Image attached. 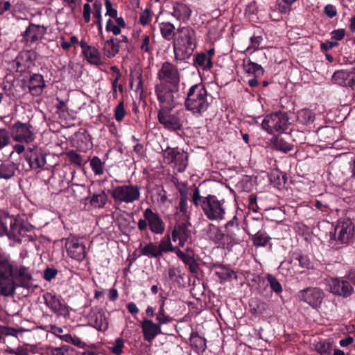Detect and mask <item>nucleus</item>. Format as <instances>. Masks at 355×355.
<instances>
[{
	"mask_svg": "<svg viewBox=\"0 0 355 355\" xmlns=\"http://www.w3.org/2000/svg\"><path fill=\"white\" fill-rule=\"evenodd\" d=\"M32 279L26 267L15 265L7 255L0 252V295L13 296L17 286L28 288Z\"/></svg>",
	"mask_w": 355,
	"mask_h": 355,
	"instance_id": "obj_1",
	"label": "nucleus"
},
{
	"mask_svg": "<svg viewBox=\"0 0 355 355\" xmlns=\"http://www.w3.org/2000/svg\"><path fill=\"white\" fill-rule=\"evenodd\" d=\"M177 34L173 41L175 58L184 60L192 55L196 47V32L189 26H183L178 28Z\"/></svg>",
	"mask_w": 355,
	"mask_h": 355,
	"instance_id": "obj_2",
	"label": "nucleus"
},
{
	"mask_svg": "<svg viewBox=\"0 0 355 355\" xmlns=\"http://www.w3.org/2000/svg\"><path fill=\"white\" fill-rule=\"evenodd\" d=\"M207 90L202 83H198L189 87L187 92L185 107L193 115L202 116L209 108Z\"/></svg>",
	"mask_w": 355,
	"mask_h": 355,
	"instance_id": "obj_3",
	"label": "nucleus"
},
{
	"mask_svg": "<svg viewBox=\"0 0 355 355\" xmlns=\"http://www.w3.org/2000/svg\"><path fill=\"white\" fill-rule=\"evenodd\" d=\"M202 211L211 221H221L225 218L227 205L223 198L212 194L206 196L202 205Z\"/></svg>",
	"mask_w": 355,
	"mask_h": 355,
	"instance_id": "obj_4",
	"label": "nucleus"
},
{
	"mask_svg": "<svg viewBox=\"0 0 355 355\" xmlns=\"http://www.w3.org/2000/svg\"><path fill=\"white\" fill-rule=\"evenodd\" d=\"M110 195L115 203L132 204L141 198V187L137 184L117 185L112 189Z\"/></svg>",
	"mask_w": 355,
	"mask_h": 355,
	"instance_id": "obj_5",
	"label": "nucleus"
},
{
	"mask_svg": "<svg viewBox=\"0 0 355 355\" xmlns=\"http://www.w3.org/2000/svg\"><path fill=\"white\" fill-rule=\"evenodd\" d=\"M144 218L138 220L137 227L141 232L148 229L155 234H162L165 231V223L158 213L151 208H146L143 212Z\"/></svg>",
	"mask_w": 355,
	"mask_h": 355,
	"instance_id": "obj_6",
	"label": "nucleus"
},
{
	"mask_svg": "<svg viewBox=\"0 0 355 355\" xmlns=\"http://www.w3.org/2000/svg\"><path fill=\"white\" fill-rule=\"evenodd\" d=\"M179 87L157 84L155 94L161 108L173 109L179 103Z\"/></svg>",
	"mask_w": 355,
	"mask_h": 355,
	"instance_id": "obj_7",
	"label": "nucleus"
},
{
	"mask_svg": "<svg viewBox=\"0 0 355 355\" xmlns=\"http://www.w3.org/2000/svg\"><path fill=\"white\" fill-rule=\"evenodd\" d=\"M158 84L180 87V71L177 66L169 62H164L157 72Z\"/></svg>",
	"mask_w": 355,
	"mask_h": 355,
	"instance_id": "obj_8",
	"label": "nucleus"
},
{
	"mask_svg": "<svg viewBox=\"0 0 355 355\" xmlns=\"http://www.w3.org/2000/svg\"><path fill=\"white\" fill-rule=\"evenodd\" d=\"M288 119L282 112L266 115L261 123L262 128L269 134L284 132L288 128Z\"/></svg>",
	"mask_w": 355,
	"mask_h": 355,
	"instance_id": "obj_9",
	"label": "nucleus"
},
{
	"mask_svg": "<svg viewBox=\"0 0 355 355\" xmlns=\"http://www.w3.org/2000/svg\"><path fill=\"white\" fill-rule=\"evenodd\" d=\"M10 135L15 141L28 144L35 140L34 128L30 123L18 121L12 125Z\"/></svg>",
	"mask_w": 355,
	"mask_h": 355,
	"instance_id": "obj_10",
	"label": "nucleus"
},
{
	"mask_svg": "<svg viewBox=\"0 0 355 355\" xmlns=\"http://www.w3.org/2000/svg\"><path fill=\"white\" fill-rule=\"evenodd\" d=\"M171 110L172 109L169 108H161L158 112V121L164 127V128L168 130H179L182 127L181 118L183 112L178 110L172 113Z\"/></svg>",
	"mask_w": 355,
	"mask_h": 355,
	"instance_id": "obj_11",
	"label": "nucleus"
},
{
	"mask_svg": "<svg viewBox=\"0 0 355 355\" xmlns=\"http://www.w3.org/2000/svg\"><path fill=\"white\" fill-rule=\"evenodd\" d=\"M163 157L164 162L172 164L178 172H183L187 166V154L177 148H166L163 153Z\"/></svg>",
	"mask_w": 355,
	"mask_h": 355,
	"instance_id": "obj_12",
	"label": "nucleus"
},
{
	"mask_svg": "<svg viewBox=\"0 0 355 355\" xmlns=\"http://www.w3.org/2000/svg\"><path fill=\"white\" fill-rule=\"evenodd\" d=\"M298 297L300 301L316 309L320 307L324 297V293L319 288L309 287L299 291Z\"/></svg>",
	"mask_w": 355,
	"mask_h": 355,
	"instance_id": "obj_13",
	"label": "nucleus"
},
{
	"mask_svg": "<svg viewBox=\"0 0 355 355\" xmlns=\"http://www.w3.org/2000/svg\"><path fill=\"white\" fill-rule=\"evenodd\" d=\"M327 285L330 293L347 298L351 296L354 289L350 282L341 278H330L327 280Z\"/></svg>",
	"mask_w": 355,
	"mask_h": 355,
	"instance_id": "obj_14",
	"label": "nucleus"
},
{
	"mask_svg": "<svg viewBox=\"0 0 355 355\" xmlns=\"http://www.w3.org/2000/svg\"><path fill=\"white\" fill-rule=\"evenodd\" d=\"M35 53L31 51H21L9 64L17 71L24 73L35 65Z\"/></svg>",
	"mask_w": 355,
	"mask_h": 355,
	"instance_id": "obj_15",
	"label": "nucleus"
},
{
	"mask_svg": "<svg viewBox=\"0 0 355 355\" xmlns=\"http://www.w3.org/2000/svg\"><path fill=\"white\" fill-rule=\"evenodd\" d=\"M65 248L67 254L71 258L78 261H81L85 258V245L79 238L70 235L66 239Z\"/></svg>",
	"mask_w": 355,
	"mask_h": 355,
	"instance_id": "obj_16",
	"label": "nucleus"
},
{
	"mask_svg": "<svg viewBox=\"0 0 355 355\" xmlns=\"http://www.w3.org/2000/svg\"><path fill=\"white\" fill-rule=\"evenodd\" d=\"M354 226L349 219L340 220L336 227V239L341 243H347L353 238Z\"/></svg>",
	"mask_w": 355,
	"mask_h": 355,
	"instance_id": "obj_17",
	"label": "nucleus"
},
{
	"mask_svg": "<svg viewBox=\"0 0 355 355\" xmlns=\"http://www.w3.org/2000/svg\"><path fill=\"white\" fill-rule=\"evenodd\" d=\"M31 230V227L28 224L24 223L20 220L13 219L10 221V230L7 234L9 239L20 243L22 238L25 237Z\"/></svg>",
	"mask_w": 355,
	"mask_h": 355,
	"instance_id": "obj_18",
	"label": "nucleus"
},
{
	"mask_svg": "<svg viewBox=\"0 0 355 355\" xmlns=\"http://www.w3.org/2000/svg\"><path fill=\"white\" fill-rule=\"evenodd\" d=\"M332 80L336 84L349 87L355 90V69L336 71L332 76Z\"/></svg>",
	"mask_w": 355,
	"mask_h": 355,
	"instance_id": "obj_19",
	"label": "nucleus"
},
{
	"mask_svg": "<svg viewBox=\"0 0 355 355\" xmlns=\"http://www.w3.org/2000/svg\"><path fill=\"white\" fill-rule=\"evenodd\" d=\"M25 159L31 169H37L44 166L46 157L42 150L36 147L29 148L25 153Z\"/></svg>",
	"mask_w": 355,
	"mask_h": 355,
	"instance_id": "obj_20",
	"label": "nucleus"
},
{
	"mask_svg": "<svg viewBox=\"0 0 355 355\" xmlns=\"http://www.w3.org/2000/svg\"><path fill=\"white\" fill-rule=\"evenodd\" d=\"M47 28L44 26L31 24L22 34L26 43L33 44L41 40L46 33Z\"/></svg>",
	"mask_w": 355,
	"mask_h": 355,
	"instance_id": "obj_21",
	"label": "nucleus"
},
{
	"mask_svg": "<svg viewBox=\"0 0 355 355\" xmlns=\"http://www.w3.org/2000/svg\"><path fill=\"white\" fill-rule=\"evenodd\" d=\"M140 325L144 340L148 342H152L157 336L162 334L161 325L151 320L144 319Z\"/></svg>",
	"mask_w": 355,
	"mask_h": 355,
	"instance_id": "obj_22",
	"label": "nucleus"
},
{
	"mask_svg": "<svg viewBox=\"0 0 355 355\" xmlns=\"http://www.w3.org/2000/svg\"><path fill=\"white\" fill-rule=\"evenodd\" d=\"M189 225V223L184 222L178 223L175 225L171 232L172 240L174 242L178 241V245L181 247L184 246L191 237V231L188 228Z\"/></svg>",
	"mask_w": 355,
	"mask_h": 355,
	"instance_id": "obj_23",
	"label": "nucleus"
},
{
	"mask_svg": "<svg viewBox=\"0 0 355 355\" xmlns=\"http://www.w3.org/2000/svg\"><path fill=\"white\" fill-rule=\"evenodd\" d=\"M45 304L55 313L62 314L66 309V306L61 303L60 299L51 293H46L43 296Z\"/></svg>",
	"mask_w": 355,
	"mask_h": 355,
	"instance_id": "obj_24",
	"label": "nucleus"
},
{
	"mask_svg": "<svg viewBox=\"0 0 355 355\" xmlns=\"http://www.w3.org/2000/svg\"><path fill=\"white\" fill-rule=\"evenodd\" d=\"M173 10L171 15L179 21H186L189 20L191 15V8L182 3H174Z\"/></svg>",
	"mask_w": 355,
	"mask_h": 355,
	"instance_id": "obj_25",
	"label": "nucleus"
},
{
	"mask_svg": "<svg viewBox=\"0 0 355 355\" xmlns=\"http://www.w3.org/2000/svg\"><path fill=\"white\" fill-rule=\"evenodd\" d=\"M227 236L230 237L233 241L237 243L239 241L238 233L240 232L239 223L236 216L228 221L225 226Z\"/></svg>",
	"mask_w": 355,
	"mask_h": 355,
	"instance_id": "obj_26",
	"label": "nucleus"
},
{
	"mask_svg": "<svg viewBox=\"0 0 355 355\" xmlns=\"http://www.w3.org/2000/svg\"><path fill=\"white\" fill-rule=\"evenodd\" d=\"M205 230L207 238L215 243H220L225 236L220 227L212 223L209 224Z\"/></svg>",
	"mask_w": 355,
	"mask_h": 355,
	"instance_id": "obj_27",
	"label": "nucleus"
},
{
	"mask_svg": "<svg viewBox=\"0 0 355 355\" xmlns=\"http://www.w3.org/2000/svg\"><path fill=\"white\" fill-rule=\"evenodd\" d=\"M83 55L87 62L91 64L99 66L103 64L101 53L94 46L87 47L85 53Z\"/></svg>",
	"mask_w": 355,
	"mask_h": 355,
	"instance_id": "obj_28",
	"label": "nucleus"
},
{
	"mask_svg": "<svg viewBox=\"0 0 355 355\" xmlns=\"http://www.w3.org/2000/svg\"><path fill=\"white\" fill-rule=\"evenodd\" d=\"M177 256L189 267V271L192 273H196L199 268V265L194 258L189 254H186L179 249L175 252Z\"/></svg>",
	"mask_w": 355,
	"mask_h": 355,
	"instance_id": "obj_29",
	"label": "nucleus"
},
{
	"mask_svg": "<svg viewBox=\"0 0 355 355\" xmlns=\"http://www.w3.org/2000/svg\"><path fill=\"white\" fill-rule=\"evenodd\" d=\"M175 215L184 220H189L190 219L191 210L188 204V198L179 199Z\"/></svg>",
	"mask_w": 355,
	"mask_h": 355,
	"instance_id": "obj_30",
	"label": "nucleus"
},
{
	"mask_svg": "<svg viewBox=\"0 0 355 355\" xmlns=\"http://www.w3.org/2000/svg\"><path fill=\"white\" fill-rule=\"evenodd\" d=\"M119 44L116 40L110 38L104 42L103 51L107 58L114 57L119 51Z\"/></svg>",
	"mask_w": 355,
	"mask_h": 355,
	"instance_id": "obj_31",
	"label": "nucleus"
},
{
	"mask_svg": "<svg viewBox=\"0 0 355 355\" xmlns=\"http://www.w3.org/2000/svg\"><path fill=\"white\" fill-rule=\"evenodd\" d=\"M17 165L12 162H5L0 164V178L8 180L14 176Z\"/></svg>",
	"mask_w": 355,
	"mask_h": 355,
	"instance_id": "obj_32",
	"label": "nucleus"
},
{
	"mask_svg": "<svg viewBox=\"0 0 355 355\" xmlns=\"http://www.w3.org/2000/svg\"><path fill=\"white\" fill-rule=\"evenodd\" d=\"M216 268L217 270L215 271V275L220 279L221 282H225L232 278H237L236 272L225 266L218 264L216 266Z\"/></svg>",
	"mask_w": 355,
	"mask_h": 355,
	"instance_id": "obj_33",
	"label": "nucleus"
},
{
	"mask_svg": "<svg viewBox=\"0 0 355 355\" xmlns=\"http://www.w3.org/2000/svg\"><path fill=\"white\" fill-rule=\"evenodd\" d=\"M191 347H194L198 352H204L207 349L206 340L200 336L197 332H193L190 336Z\"/></svg>",
	"mask_w": 355,
	"mask_h": 355,
	"instance_id": "obj_34",
	"label": "nucleus"
},
{
	"mask_svg": "<svg viewBox=\"0 0 355 355\" xmlns=\"http://www.w3.org/2000/svg\"><path fill=\"white\" fill-rule=\"evenodd\" d=\"M44 87L43 77L39 74H34L29 82V89L35 94H39L42 92Z\"/></svg>",
	"mask_w": 355,
	"mask_h": 355,
	"instance_id": "obj_35",
	"label": "nucleus"
},
{
	"mask_svg": "<svg viewBox=\"0 0 355 355\" xmlns=\"http://www.w3.org/2000/svg\"><path fill=\"white\" fill-rule=\"evenodd\" d=\"M92 318L94 320H92V326L96 329L98 331H104L108 328V322L105 315L102 313H95Z\"/></svg>",
	"mask_w": 355,
	"mask_h": 355,
	"instance_id": "obj_36",
	"label": "nucleus"
},
{
	"mask_svg": "<svg viewBox=\"0 0 355 355\" xmlns=\"http://www.w3.org/2000/svg\"><path fill=\"white\" fill-rule=\"evenodd\" d=\"M243 68L246 73L253 74L255 77H260L263 74L261 66L250 60L244 61Z\"/></svg>",
	"mask_w": 355,
	"mask_h": 355,
	"instance_id": "obj_37",
	"label": "nucleus"
},
{
	"mask_svg": "<svg viewBox=\"0 0 355 355\" xmlns=\"http://www.w3.org/2000/svg\"><path fill=\"white\" fill-rule=\"evenodd\" d=\"M159 30L162 36L167 41H171L175 36V28L170 22H162L159 24Z\"/></svg>",
	"mask_w": 355,
	"mask_h": 355,
	"instance_id": "obj_38",
	"label": "nucleus"
},
{
	"mask_svg": "<svg viewBox=\"0 0 355 355\" xmlns=\"http://www.w3.org/2000/svg\"><path fill=\"white\" fill-rule=\"evenodd\" d=\"M141 254L149 257H159L162 256L157 245L149 243L140 249Z\"/></svg>",
	"mask_w": 355,
	"mask_h": 355,
	"instance_id": "obj_39",
	"label": "nucleus"
},
{
	"mask_svg": "<svg viewBox=\"0 0 355 355\" xmlns=\"http://www.w3.org/2000/svg\"><path fill=\"white\" fill-rule=\"evenodd\" d=\"M107 200L106 193L102 191L98 193L93 194L89 198V203L94 208H103Z\"/></svg>",
	"mask_w": 355,
	"mask_h": 355,
	"instance_id": "obj_40",
	"label": "nucleus"
},
{
	"mask_svg": "<svg viewBox=\"0 0 355 355\" xmlns=\"http://www.w3.org/2000/svg\"><path fill=\"white\" fill-rule=\"evenodd\" d=\"M297 119L301 123L309 124L314 121L315 114L310 110L302 109L297 112Z\"/></svg>",
	"mask_w": 355,
	"mask_h": 355,
	"instance_id": "obj_41",
	"label": "nucleus"
},
{
	"mask_svg": "<svg viewBox=\"0 0 355 355\" xmlns=\"http://www.w3.org/2000/svg\"><path fill=\"white\" fill-rule=\"evenodd\" d=\"M195 63L201 67L203 69H209L213 65L210 56L207 55L205 53H201L196 55L195 58Z\"/></svg>",
	"mask_w": 355,
	"mask_h": 355,
	"instance_id": "obj_42",
	"label": "nucleus"
},
{
	"mask_svg": "<svg viewBox=\"0 0 355 355\" xmlns=\"http://www.w3.org/2000/svg\"><path fill=\"white\" fill-rule=\"evenodd\" d=\"M158 247L162 255L163 253L176 252L177 250L176 248L173 246L171 238L168 235L165 236L161 239Z\"/></svg>",
	"mask_w": 355,
	"mask_h": 355,
	"instance_id": "obj_43",
	"label": "nucleus"
},
{
	"mask_svg": "<svg viewBox=\"0 0 355 355\" xmlns=\"http://www.w3.org/2000/svg\"><path fill=\"white\" fill-rule=\"evenodd\" d=\"M270 141L274 148L284 153L289 152L293 149L292 145L286 143L283 139H278L277 137H272Z\"/></svg>",
	"mask_w": 355,
	"mask_h": 355,
	"instance_id": "obj_44",
	"label": "nucleus"
},
{
	"mask_svg": "<svg viewBox=\"0 0 355 355\" xmlns=\"http://www.w3.org/2000/svg\"><path fill=\"white\" fill-rule=\"evenodd\" d=\"M252 236L253 243L256 246H265L270 239L266 232L261 231H257Z\"/></svg>",
	"mask_w": 355,
	"mask_h": 355,
	"instance_id": "obj_45",
	"label": "nucleus"
},
{
	"mask_svg": "<svg viewBox=\"0 0 355 355\" xmlns=\"http://www.w3.org/2000/svg\"><path fill=\"white\" fill-rule=\"evenodd\" d=\"M164 305V303L163 302L160 306L159 310L156 316V320L160 325L170 323L173 321V318L166 314Z\"/></svg>",
	"mask_w": 355,
	"mask_h": 355,
	"instance_id": "obj_46",
	"label": "nucleus"
},
{
	"mask_svg": "<svg viewBox=\"0 0 355 355\" xmlns=\"http://www.w3.org/2000/svg\"><path fill=\"white\" fill-rule=\"evenodd\" d=\"M90 166L96 175L103 173V164L98 157L95 156L91 159Z\"/></svg>",
	"mask_w": 355,
	"mask_h": 355,
	"instance_id": "obj_47",
	"label": "nucleus"
},
{
	"mask_svg": "<svg viewBox=\"0 0 355 355\" xmlns=\"http://www.w3.org/2000/svg\"><path fill=\"white\" fill-rule=\"evenodd\" d=\"M331 348V345L325 341H319L315 345V350L320 355H330Z\"/></svg>",
	"mask_w": 355,
	"mask_h": 355,
	"instance_id": "obj_48",
	"label": "nucleus"
},
{
	"mask_svg": "<svg viewBox=\"0 0 355 355\" xmlns=\"http://www.w3.org/2000/svg\"><path fill=\"white\" fill-rule=\"evenodd\" d=\"M291 262H293L294 264H299L302 268H308L310 265L309 258L302 254H295V256L293 257Z\"/></svg>",
	"mask_w": 355,
	"mask_h": 355,
	"instance_id": "obj_49",
	"label": "nucleus"
},
{
	"mask_svg": "<svg viewBox=\"0 0 355 355\" xmlns=\"http://www.w3.org/2000/svg\"><path fill=\"white\" fill-rule=\"evenodd\" d=\"M267 280L271 289L276 293H280L282 291V287L279 282L272 275H267Z\"/></svg>",
	"mask_w": 355,
	"mask_h": 355,
	"instance_id": "obj_50",
	"label": "nucleus"
},
{
	"mask_svg": "<svg viewBox=\"0 0 355 355\" xmlns=\"http://www.w3.org/2000/svg\"><path fill=\"white\" fill-rule=\"evenodd\" d=\"M124 347V340L121 338H117L110 350L115 355H120L123 352Z\"/></svg>",
	"mask_w": 355,
	"mask_h": 355,
	"instance_id": "obj_51",
	"label": "nucleus"
},
{
	"mask_svg": "<svg viewBox=\"0 0 355 355\" xmlns=\"http://www.w3.org/2000/svg\"><path fill=\"white\" fill-rule=\"evenodd\" d=\"M205 198L206 196H201L200 189L198 187L194 189L191 200L196 207H200L202 209V205Z\"/></svg>",
	"mask_w": 355,
	"mask_h": 355,
	"instance_id": "obj_52",
	"label": "nucleus"
},
{
	"mask_svg": "<svg viewBox=\"0 0 355 355\" xmlns=\"http://www.w3.org/2000/svg\"><path fill=\"white\" fill-rule=\"evenodd\" d=\"M262 222L259 220H252L247 225L248 232L250 234L253 235L262 227Z\"/></svg>",
	"mask_w": 355,
	"mask_h": 355,
	"instance_id": "obj_53",
	"label": "nucleus"
},
{
	"mask_svg": "<svg viewBox=\"0 0 355 355\" xmlns=\"http://www.w3.org/2000/svg\"><path fill=\"white\" fill-rule=\"evenodd\" d=\"M10 142L9 132L6 129H0V150L8 146Z\"/></svg>",
	"mask_w": 355,
	"mask_h": 355,
	"instance_id": "obj_54",
	"label": "nucleus"
},
{
	"mask_svg": "<svg viewBox=\"0 0 355 355\" xmlns=\"http://www.w3.org/2000/svg\"><path fill=\"white\" fill-rule=\"evenodd\" d=\"M67 157L70 162L77 166H81L83 162V159L80 155L77 153L74 150H70L67 153Z\"/></svg>",
	"mask_w": 355,
	"mask_h": 355,
	"instance_id": "obj_55",
	"label": "nucleus"
},
{
	"mask_svg": "<svg viewBox=\"0 0 355 355\" xmlns=\"http://www.w3.org/2000/svg\"><path fill=\"white\" fill-rule=\"evenodd\" d=\"M125 113L123 102L121 101L114 109V118L116 121L119 122L121 121L123 119Z\"/></svg>",
	"mask_w": 355,
	"mask_h": 355,
	"instance_id": "obj_56",
	"label": "nucleus"
},
{
	"mask_svg": "<svg viewBox=\"0 0 355 355\" xmlns=\"http://www.w3.org/2000/svg\"><path fill=\"white\" fill-rule=\"evenodd\" d=\"M94 12V17L97 19V23L99 25V29L101 31V8L102 3L99 1H95L93 4Z\"/></svg>",
	"mask_w": 355,
	"mask_h": 355,
	"instance_id": "obj_57",
	"label": "nucleus"
},
{
	"mask_svg": "<svg viewBox=\"0 0 355 355\" xmlns=\"http://www.w3.org/2000/svg\"><path fill=\"white\" fill-rule=\"evenodd\" d=\"M59 337L62 340H64L67 343H71L77 347H82L83 342L79 338L72 337L71 335H70V334H65V335L60 336Z\"/></svg>",
	"mask_w": 355,
	"mask_h": 355,
	"instance_id": "obj_58",
	"label": "nucleus"
},
{
	"mask_svg": "<svg viewBox=\"0 0 355 355\" xmlns=\"http://www.w3.org/2000/svg\"><path fill=\"white\" fill-rule=\"evenodd\" d=\"M152 15L149 9L144 10L139 17V21L143 26L147 25L151 21Z\"/></svg>",
	"mask_w": 355,
	"mask_h": 355,
	"instance_id": "obj_59",
	"label": "nucleus"
},
{
	"mask_svg": "<svg viewBox=\"0 0 355 355\" xmlns=\"http://www.w3.org/2000/svg\"><path fill=\"white\" fill-rule=\"evenodd\" d=\"M106 31L112 32L114 35H118L121 33V28L117 25H115L112 19H108L106 23Z\"/></svg>",
	"mask_w": 355,
	"mask_h": 355,
	"instance_id": "obj_60",
	"label": "nucleus"
},
{
	"mask_svg": "<svg viewBox=\"0 0 355 355\" xmlns=\"http://www.w3.org/2000/svg\"><path fill=\"white\" fill-rule=\"evenodd\" d=\"M141 49L146 53H151V48L150 44V37L148 35L142 36V42L140 46Z\"/></svg>",
	"mask_w": 355,
	"mask_h": 355,
	"instance_id": "obj_61",
	"label": "nucleus"
},
{
	"mask_svg": "<svg viewBox=\"0 0 355 355\" xmlns=\"http://www.w3.org/2000/svg\"><path fill=\"white\" fill-rule=\"evenodd\" d=\"M105 6L106 8V15H108L111 17L116 18L117 10L112 8V3L110 0H105Z\"/></svg>",
	"mask_w": 355,
	"mask_h": 355,
	"instance_id": "obj_62",
	"label": "nucleus"
},
{
	"mask_svg": "<svg viewBox=\"0 0 355 355\" xmlns=\"http://www.w3.org/2000/svg\"><path fill=\"white\" fill-rule=\"evenodd\" d=\"M324 12L329 18H333L337 15V10L334 6L328 4L324 8Z\"/></svg>",
	"mask_w": 355,
	"mask_h": 355,
	"instance_id": "obj_63",
	"label": "nucleus"
},
{
	"mask_svg": "<svg viewBox=\"0 0 355 355\" xmlns=\"http://www.w3.org/2000/svg\"><path fill=\"white\" fill-rule=\"evenodd\" d=\"M331 38L336 40H341L345 35V31L343 28L334 30L331 33Z\"/></svg>",
	"mask_w": 355,
	"mask_h": 355,
	"instance_id": "obj_64",
	"label": "nucleus"
}]
</instances>
